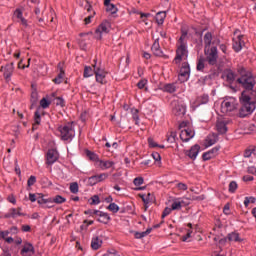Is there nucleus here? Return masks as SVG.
<instances>
[{"label":"nucleus","mask_w":256,"mask_h":256,"mask_svg":"<svg viewBox=\"0 0 256 256\" xmlns=\"http://www.w3.org/2000/svg\"><path fill=\"white\" fill-rule=\"evenodd\" d=\"M237 73L240 77H238L236 81L245 89V91L242 92L240 101L256 105V90H253V87H255V77L243 66H238Z\"/></svg>","instance_id":"f257e3e1"},{"label":"nucleus","mask_w":256,"mask_h":256,"mask_svg":"<svg viewBox=\"0 0 256 256\" xmlns=\"http://www.w3.org/2000/svg\"><path fill=\"white\" fill-rule=\"evenodd\" d=\"M187 57H189V50H187V31L182 30V34L176 44V56L173 63L179 65L181 61H186Z\"/></svg>","instance_id":"f03ea898"},{"label":"nucleus","mask_w":256,"mask_h":256,"mask_svg":"<svg viewBox=\"0 0 256 256\" xmlns=\"http://www.w3.org/2000/svg\"><path fill=\"white\" fill-rule=\"evenodd\" d=\"M59 137L62 141H71L75 137L73 125L65 124L58 127Z\"/></svg>","instance_id":"7ed1b4c3"},{"label":"nucleus","mask_w":256,"mask_h":256,"mask_svg":"<svg viewBox=\"0 0 256 256\" xmlns=\"http://www.w3.org/2000/svg\"><path fill=\"white\" fill-rule=\"evenodd\" d=\"M172 113L176 117H183L187 111V107L185 106V102L179 98H174L171 102Z\"/></svg>","instance_id":"20e7f679"},{"label":"nucleus","mask_w":256,"mask_h":256,"mask_svg":"<svg viewBox=\"0 0 256 256\" xmlns=\"http://www.w3.org/2000/svg\"><path fill=\"white\" fill-rule=\"evenodd\" d=\"M180 131V139L184 143H187V141H191L195 137V131L193 128L187 126V122H182L179 125Z\"/></svg>","instance_id":"39448f33"},{"label":"nucleus","mask_w":256,"mask_h":256,"mask_svg":"<svg viewBox=\"0 0 256 256\" xmlns=\"http://www.w3.org/2000/svg\"><path fill=\"white\" fill-rule=\"evenodd\" d=\"M237 109V99L229 97L221 103V112L225 114L233 113Z\"/></svg>","instance_id":"423d86ee"},{"label":"nucleus","mask_w":256,"mask_h":256,"mask_svg":"<svg viewBox=\"0 0 256 256\" xmlns=\"http://www.w3.org/2000/svg\"><path fill=\"white\" fill-rule=\"evenodd\" d=\"M204 54L206 56V61L210 65H217V59H219V54L217 52V46H212L211 48H204Z\"/></svg>","instance_id":"0eeeda50"},{"label":"nucleus","mask_w":256,"mask_h":256,"mask_svg":"<svg viewBox=\"0 0 256 256\" xmlns=\"http://www.w3.org/2000/svg\"><path fill=\"white\" fill-rule=\"evenodd\" d=\"M109 29H111V23L109 21L102 22L98 29L95 30L94 37L95 39L101 40L103 39V35L109 33Z\"/></svg>","instance_id":"6e6552de"},{"label":"nucleus","mask_w":256,"mask_h":256,"mask_svg":"<svg viewBox=\"0 0 256 256\" xmlns=\"http://www.w3.org/2000/svg\"><path fill=\"white\" fill-rule=\"evenodd\" d=\"M238 33H239V30H236L234 32V35H236V37L233 38V44H232V48L235 51V53H239V51H241V49L245 47V41H243V35Z\"/></svg>","instance_id":"1a4fd4ad"},{"label":"nucleus","mask_w":256,"mask_h":256,"mask_svg":"<svg viewBox=\"0 0 256 256\" xmlns=\"http://www.w3.org/2000/svg\"><path fill=\"white\" fill-rule=\"evenodd\" d=\"M242 107L239 110V117H247V115H251L255 111V104L241 101Z\"/></svg>","instance_id":"9d476101"},{"label":"nucleus","mask_w":256,"mask_h":256,"mask_svg":"<svg viewBox=\"0 0 256 256\" xmlns=\"http://www.w3.org/2000/svg\"><path fill=\"white\" fill-rule=\"evenodd\" d=\"M0 71L3 73L5 81L9 83V81H11L13 72L15 71V63L11 62L9 64H6L5 66H2Z\"/></svg>","instance_id":"9b49d317"},{"label":"nucleus","mask_w":256,"mask_h":256,"mask_svg":"<svg viewBox=\"0 0 256 256\" xmlns=\"http://www.w3.org/2000/svg\"><path fill=\"white\" fill-rule=\"evenodd\" d=\"M23 208H10L4 215L5 219H17V217H25V213H22Z\"/></svg>","instance_id":"f8f14e48"},{"label":"nucleus","mask_w":256,"mask_h":256,"mask_svg":"<svg viewBox=\"0 0 256 256\" xmlns=\"http://www.w3.org/2000/svg\"><path fill=\"white\" fill-rule=\"evenodd\" d=\"M219 43H220L219 38H213V34H211V32H207L204 35V45H205L204 49H210L213 47L211 45H219Z\"/></svg>","instance_id":"ddd939ff"},{"label":"nucleus","mask_w":256,"mask_h":256,"mask_svg":"<svg viewBox=\"0 0 256 256\" xmlns=\"http://www.w3.org/2000/svg\"><path fill=\"white\" fill-rule=\"evenodd\" d=\"M95 79L97 83H100L101 85H105L107 83V80L105 77H107V72L105 69H102L101 67H95Z\"/></svg>","instance_id":"4468645a"},{"label":"nucleus","mask_w":256,"mask_h":256,"mask_svg":"<svg viewBox=\"0 0 256 256\" xmlns=\"http://www.w3.org/2000/svg\"><path fill=\"white\" fill-rule=\"evenodd\" d=\"M191 73V68L189 67V63L184 62L180 68L179 78L180 81H187L189 79V75Z\"/></svg>","instance_id":"2eb2a0df"},{"label":"nucleus","mask_w":256,"mask_h":256,"mask_svg":"<svg viewBox=\"0 0 256 256\" xmlns=\"http://www.w3.org/2000/svg\"><path fill=\"white\" fill-rule=\"evenodd\" d=\"M59 159V153L55 149L48 150L46 154V165H53Z\"/></svg>","instance_id":"dca6fc26"},{"label":"nucleus","mask_w":256,"mask_h":256,"mask_svg":"<svg viewBox=\"0 0 256 256\" xmlns=\"http://www.w3.org/2000/svg\"><path fill=\"white\" fill-rule=\"evenodd\" d=\"M109 177L108 173H101L94 176H91L88 178V183L90 185H97V183H101L102 181H105Z\"/></svg>","instance_id":"f3484780"},{"label":"nucleus","mask_w":256,"mask_h":256,"mask_svg":"<svg viewBox=\"0 0 256 256\" xmlns=\"http://www.w3.org/2000/svg\"><path fill=\"white\" fill-rule=\"evenodd\" d=\"M229 124L228 120L219 119L216 123V129L220 135H225L227 133V125Z\"/></svg>","instance_id":"a211bd4d"},{"label":"nucleus","mask_w":256,"mask_h":256,"mask_svg":"<svg viewBox=\"0 0 256 256\" xmlns=\"http://www.w3.org/2000/svg\"><path fill=\"white\" fill-rule=\"evenodd\" d=\"M199 151H201V146L195 144L190 148V150L186 151V155L189 159L195 161L197 159V155H199Z\"/></svg>","instance_id":"6ab92c4d"},{"label":"nucleus","mask_w":256,"mask_h":256,"mask_svg":"<svg viewBox=\"0 0 256 256\" xmlns=\"http://www.w3.org/2000/svg\"><path fill=\"white\" fill-rule=\"evenodd\" d=\"M217 153H219V147H214L211 150L203 153L202 159L203 161H209L213 159L214 157H217Z\"/></svg>","instance_id":"aec40b11"},{"label":"nucleus","mask_w":256,"mask_h":256,"mask_svg":"<svg viewBox=\"0 0 256 256\" xmlns=\"http://www.w3.org/2000/svg\"><path fill=\"white\" fill-rule=\"evenodd\" d=\"M95 67H98L97 60H94V64H92V67L91 66L84 67L83 77H85L86 79L89 77H93L95 75Z\"/></svg>","instance_id":"412c9836"},{"label":"nucleus","mask_w":256,"mask_h":256,"mask_svg":"<svg viewBox=\"0 0 256 256\" xmlns=\"http://www.w3.org/2000/svg\"><path fill=\"white\" fill-rule=\"evenodd\" d=\"M151 49L156 57H163V50H161V46L159 45V38L154 40Z\"/></svg>","instance_id":"4be33fe9"},{"label":"nucleus","mask_w":256,"mask_h":256,"mask_svg":"<svg viewBox=\"0 0 256 256\" xmlns=\"http://www.w3.org/2000/svg\"><path fill=\"white\" fill-rule=\"evenodd\" d=\"M20 253L23 256L33 255L35 253V247H33V244H31V243H26V244H24Z\"/></svg>","instance_id":"5701e85b"},{"label":"nucleus","mask_w":256,"mask_h":256,"mask_svg":"<svg viewBox=\"0 0 256 256\" xmlns=\"http://www.w3.org/2000/svg\"><path fill=\"white\" fill-rule=\"evenodd\" d=\"M14 17L18 19V23H21L23 27H28L27 19L23 17V11H21L20 9H16L14 11Z\"/></svg>","instance_id":"b1692460"},{"label":"nucleus","mask_w":256,"mask_h":256,"mask_svg":"<svg viewBox=\"0 0 256 256\" xmlns=\"http://www.w3.org/2000/svg\"><path fill=\"white\" fill-rule=\"evenodd\" d=\"M223 77L228 83H233L237 79V75H235L233 70H225Z\"/></svg>","instance_id":"393cba45"},{"label":"nucleus","mask_w":256,"mask_h":256,"mask_svg":"<svg viewBox=\"0 0 256 256\" xmlns=\"http://www.w3.org/2000/svg\"><path fill=\"white\" fill-rule=\"evenodd\" d=\"M98 165L102 171H105L107 169H111L115 165V162L109 161V160H98Z\"/></svg>","instance_id":"a878e982"},{"label":"nucleus","mask_w":256,"mask_h":256,"mask_svg":"<svg viewBox=\"0 0 256 256\" xmlns=\"http://www.w3.org/2000/svg\"><path fill=\"white\" fill-rule=\"evenodd\" d=\"M39 125H41V114H39V111H36L34 114V123L32 125V131H37Z\"/></svg>","instance_id":"bb28decb"},{"label":"nucleus","mask_w":256,"mask_h":256,"mask_svg":"<svg viewBox=\"0 0 256 256\" xmlns=\"http://www.w3.org/2000/svg\"><path fill=\"white\" fill-rule=\"evenodd\" d=\"M209 103V95L203 94L196 99V107L199 105H207Z\"/></svg>","instance_id":"cd10ccee"},{"label":"nucleus","mask_w":256,"mask_h":256,"mask_svg":"<svg viewBox=\"0 0 256 256\" xmlns=\"http://www.w3.org/2000/svg\"><path fill=\"white\" fill-rule=\"evenodd\" d=\"M104 5L106 7V11L112 13V15L117 12V7L111 3V0H104Z\"/></svg>","instance_id":"c85d7f7f"},{"label":"nucleus","mask_w":256,"mask_h":256,"mask_svg":"<svg viewBox=\"0 0 256 256\" xmlns=\"http://www.w3.org/2000/svg\"><path fill=\"white\" fill-rule=\"evenodd\" d=\"M228 241L232 242L234 241L235 243H239L241 241V237H239V233L237 232H231L227 235Z\"/></svg>","instance_id":"c756f323"},{"label":"nucleus","mask_w":256,"mask_h":256,"mask_svg":"<svg viewBox=\"0 0 256 256\" xmlns=\"http://www.w3.org/2000/svg\"><path fill=\"white\" fill-rule=\"evenodd\" d=\"M101 245H103V241L101 239H99V237H95L92 239V242H91L92 249L97 251V249H99V247H101Z\"/></svg>","instance_id":"7c9ffc66"},{"label":"nucleus","mask_w":256,"mask_h":256,"mask_svg":"<svg viewBox=\"0 0 256 256\" xmlns=\"http://www.w3.org/2000/svg\"><path fill=\"white\" fill-rule=\"evenodd\" d=\"M163 91L166 93H175V91H177V86L173 83L165 84L163 86Z\"/></svg>","instance_id":"2f4dec72"},{"label":"nucleus","mask_w":256,"mask_h":256,"mask_svg":"<svg viewBox=\"0 0 256 256\" xmlns=\"http://www.w3.org/2000/svg\"><path fill=\"white\" fill-rule=\"evenodd\" d=\"M165 17H167L165 12H158L156 14V23H158V25H163V23H165Z\"/></svg>","instance_id":"473e14b6"},{"label":"nucleus","mask_w":256,"mask_h":256,"mask_svg":"<svg viewBox=\"0 0 256 256\" xmlns=\"http://www.w3.org/2000/svg\"><path fill=\"white\" fill-rule=\"evenodd\" d=\"M217 143V136L215 135H209L206 138V147H211L212 145H215Z\"/></svg>","instance_id":"72a5a7b5"},{"label":"nucleus","mask_w":256,"mask_h":256,"mask_svg":"<svg viewBox=\"0 0 256 256\" xmlns=\"http://www.w3.org/2000/svg\"><path fill=\"white\" fill-rule=\"evenodd\" d=\"M51 203H56L57 205H61L62 203H65L67 199L63 198L61 195H57L53 198H50Z\"/></svg>","instance_id":"f704fd0d"},{"label":"nucleus","mask_w":256,"mask_h":256,"mask_svg":"<svg viewBox=\"0 0 256 256\" xmlns=\"http://www.w3.org/2000/svg\"><path fill=\"white\" fill-rule=\"evenodd\" d=\"M206 62L207 60L205 58L200 57L197 61V66H196L197 71H203L205 69Z\"/></svg>","instance_id":"c9c22d12"},{"label":"nucleus","mask_w":256,"mask_h":256,"mask_svg":"<svg viewBox=\"0 0 256 256\" xmlns=\"http://www.w3.org/2000/svg\"><path fill=\"white\" fill-rule=\"evenodd\" d=\"M97 221L99 223H104V225H107L109 221H111V216H109L107 213H103L100 218H97Z\"/></svg>","instance_id":"e433bc0d"},{"label":"nucleus","mask_w":256,"mask_h":256,"mask_svg":"<svg viewBox=\"0 0 256 256\" xmlns=\"http://www.w3.org/2000/svg\"><path fill=\"white\" fill-rule=\"evenodd\" d=\"M182 207H183V201L181 200H175L171 205L172 211H179L181 210Z\"/></svg>","instance_id":"4c0bfd02"},{"label":"nucleus","mask_w":256,"mask_h":256,"mask_svg":"<svg viewBox=\"0 0 256 256\" xmlns=\"http://www.w3.org/2000/svg\"><path fill=\"white\" fill-rule=\"evenodd\" d=\"M65 77V72L63 70L60 71L58 76L53 80L56 85L63 83V78Z\"/></svg>","instance_id":"58836bf2"},{"label":"nucleus","mask_w":256,"mask_h":256,"mask_svg":"<svg viewBox=\"0 0 256 256\" xmlns=\"http://www.w3.org/2000/svg\"><path fill=\"white\" fill-rule=\"evenodd\" d=\"M139 197H141L145 205H149V203H153V201H155V197L146 198L147 196L145 194H139Z\"/></svg>","instance_id":"ea45409f"},{"label":"nucleus","mask_w":256,"mask_h":256,"mask_svg":"<svg viewBox=\"0 0 256 256\" xmlns=\"http://www.w3.org/2000/svg\"><path fill=\"white\" fill-rule=\"evenodd\" d=\"M107 209L108 211H111V213H119V205L116 203H110Z\"/></svg>","instance_id":"a19ab883"},{"label":"nucleus","mask_w":256,"mask_h":256,"mask_svg":"<svg viewBox=\"0 0 256 256\" xmlns=\"http://www.w3.org/2000/svg\"><path fill=\"white\" fill-rule=\"evenodd\" d=\"M86 156L90 159V161H99V157L92 151L86 150Z\"/></svg>","instance_id":"79ce46f5"},{"label":"nucleus","mask_w":256,"mask_h":256,"mask_svg":"<svg viewBox=\"0 0 256 256\" xmlns=\"http://www.w3.org/2000/svg\"><path fill=\"white\" fill-rule=\"evenodd\" d=\"M237 187H238L237 182L231 181L229 183V188H228L229 193H235L237 191Z\"/></svg>","instance_id":"37998d69"},{"label":"nucleus","mask_w":256,"mask_h":256,"mask_svg":"<svg viewBox=\"0 0 256 256\" xmlns=\"http://www.w3.org/2000/svg\"><path fill=\"white\" fill-rule=\"evenodd\" d=\"M70 191L71 193H79V184L76 182L70 184Z\"/></svg>","instance_id":"c03bdc74"},{"label":"nucleus","mask_w":256,"mask_h":256,"mask_svg":"<svg viewBox=\"0 0 256 256\" xmlns=\"http://www.w3.org/2000/svg\"><path fill=\"white\" fill-rule=\"evenodd\" d=\"M175 139H177V132H171L167 138L168 143H175Z\"/></svg>","instance_id":"a18cd8bd"},{"label":"nucleus","mask_w":256,"mask_h":256,"mask_svg":"<svg viewBox=\"0 0 256 256\" xmlns=\"http://www.w3.org/2000/svg\"><path fill=\"white\" fill-rule=\"evenodd\" d=\"M37 203H38V205H44L45 206L46 203H51V198H47V199L43 198V197L38 198Z\"/></svg>","instance_id":"49530a36"},{"label":"nucleus","mask_w":256,"mask_h":256,"mask_svg":"<svg viewBox=\"0 0 256 256\" xmlns=\"http://www.w3.org/2000/svg\"><path fill=\"white\" fill-rule=\"evenodd\" d=\"M55 104L59 107H65V100L61 97H56Z\"/></svg>","instance_id":"de8ad7c7"},{"label":"nucleus","mask_w":256,"mask_h":256,"mask_svg":"<svg viewBox=\"0 0 256 256\" xmlns=\"http://www.w3.org/2000/svg\"><path fill=\"white\" fill-rule=\"evenodd\" d=\"M99 203H101V200L99 199L98 195H94L91 197V205H99Z\"/></svg>","instance_id":"09e8293b"},{"label":"nucleus","mask_w":256,"mask_h":256,"mask_svg":"<svg viewBox=\"0 0 256 256\" xmlns=\"http://www.w3.org/2000/svg\"><path fill=\"white\" fill-rule=\"evenodd\" d=\"M49 105H51V102H49L47 99L43 98L40 101V106L42 109H47V107H49Z\"/></svg>","instance_id":"8fccbe9b"},{"label":"nucleus","mask_w":256,"mask_h":256,"mask_svg":"<svg viewBox=\"0 0 256 256\" xmlns=\"http://www.w3.org/2000/svg\"><path fill=\"white\" fill-rule=\"evenodd\" d=\"M133 183L136 187H139L141 185H143L144 183V180H143V177H137L133 180Z\"/></svg>","instance_id":"3c124183"},{"label":"nucleus","mask_w":256,"mask_h":256,"mask_svg":"<svg viewBox=\"0 0 256 256\" xmlns=\"http://www.w3.org/2000/svg\"><path fill=\"white\" fill-rule=\"evenodd\" d=\"M227 241H229V239L227 237L221 238L220 240H218L219 249H221V247H225V245H227Z\"/></svg>","instance_id":"603ef678"},{"label":"nucleus","mask_w":256,"mask_h":256,"mask_svg":"<svg viewBox=\"0 0 256 256\" xmlns=\"http://www.w3.org/2000/svg\"><path fill=\"white\" fill-rule=\"evenodd\" d=\"M36 182H37V178L35 176H30L27 181V185L28 187H32V185H35Z\"/></svg>","instance_id":"864d4df0"},{"label":"nucleus","mask_w":256,"mask_h":256,"mask_svg":"<svg viewBox=\"0 0 256 256\" xmlns=\"http://www.w3.org/2000/svg\"><path fill=\"white\" fill-rule=\"evenodd\" d=\"M171 211H173V208L166 207L162 213V219H165V217L171 215Z\"/></svg>","instance_id":"5fc2aeb1"},{"label":"nucleus","mask_w":256,"mask_h":256,"mask_svg":"<svg viewBox=\"0 0 256 256\" xmlns=\"http://www.w3.org/2000/svg\"><path fill=\"white\" fill-rule=\"evenodd\" d=\"M176 187H177L180 191H187V189H188L187 184L182 183V182L178 183V184L176 185Z\"/></svg>","instance_id":"6e6d98bb"},{"label":"nucleus","mask_w":256,"mask_h":256,"mask_svg":"<svg viewBox=\"0 0 256 256\" xmlns=\"http://www.w3.org/2000/svg\"><path fill=\"white\" fill-rule=\"evenodd\" d=\"M9 233H11L9 230H6V231L0 230V239H7V237L9 236Z\"/></svg>","instance_id":"4d7b16f0"},{"label":"nucleus","mask_w":256,"mask_h":256,"mask_svg":"<svg viewBox=\"0 0 256 256\" xmlns=\"http://www.w3.org/2000/svg\"><path fill=\"white\" fill-rule=\"evenodd\" d=\"M145 85H147V80H140L137 84L138 89H145Z\"/></svg>","instance_id":"13d9d810"},{"label":"nucleus","mask_w":256,"mask_h":256,"mask_svg":"<svg viewBox=\"0 0 256 256\" xmlns=\"http://www.w3.org/2000/svg\"><path fill=\"white\" fill-rule=\"evenodd\" d=\"M134 237L135 239H143V237H145V234L143 232H135Z\"/></svg>","instance_id":"bf43d9fd"},{"label":"nucleus","mask_w":256,"mask_h":256,"mask_svg":"<svg viewBox=\"0 0 256 256\" xmlns=\"http://www.w3.org/2000/svg\"><path fill=\"white\" fill-rule=\"evenodd\" d=\"M148 143L150 147H159V145H157V143L153 140V138H149Z\"/></svg>","instance_id":"052dcab7"},{"label":"nucleus","mask_w":256,"mask_h":256,"mask_svg":"<svg viewBox=\"0 0 256 256\" xmlns=\"http://www.w3.org/2000/svg\"><path fill=\"white\" fill-rule=\"evenodd\" d=\"M105 256H121V254H119V252H117L116 250H112L111 252H108Z\"/></svg>","instance_id":"680f3d73"},{"label":"nucleus","mask_w":256,"mask_h":256,"mask_svg":"<svg viewBox=\"0 0 256 256\" xmlns=\"http://www.w3.org/2000/svg\"><path fill=\"white\" fill-rule=\"evenodd\" d=\"M152 157L156 161H161V155L157 152L152 153Z\"/></svg>","instance_id":"e2e57ef3"},{"label":"nucleus","mask_w":256,"mask_h":256,"mask_svg":"<svg viewBox=\"0 0 256 256\" xmlns=\"http://www.w3.org/2000/svg\"><path fill=\"white\" fill-rule=\"evenodd\" d=\"M22 231L24 233H29V231H31V226H29V225H22Z\"/></svg>","instance_id":"0e129e2a"},{"label":"nucleus","mask_w":256,"mask_h":256,"mask_svg":"<svg viewBox=\"0 0 256 256\" xmlns=\"http://www.w3.org/2000/svg\"><path fill=\"white\" fill-rule=\"evenodd\" d=\"M97 210H87L85 211V215H90V217H95V213Z\"/></svg>","instance_id":"69168bd1"},{"label":"nucleus","mask_w":256,"mask_h":256,"mask_svg":"<svg viewBox=\"0 0 256 256\" xmlns=\"http://www.w3.org/2000/svg\"><path fill=\"white\" fill-rule=\"evenodd\" d=\"M29 200L31 201V203H35V201H37V196L33 193H30Z\"/></svg>","instance_id":"338daca9"},{"label":"nucleus","mask_w":256,"mask_h":256,"mask_svg":"<svg viewBox=\"0 0 256 256\" xmlns=\"http://www.w3.org/2000/svg\"><path fill=\"white\" fill-rule=\"evenodd\" d=\"M220 51H222V53L227 54V46L225 44H221L220 45Z\"/></svg>","instance_id":"774afa93"}]
</instances>
